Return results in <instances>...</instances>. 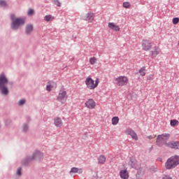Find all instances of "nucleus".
Returning <instances> with one entry per match:
<instances>
[{
    "label": "nucleus",
    "mask_w": 179,
    "mask_h": 179,
    "mask_svg": "<svg viewBox=\"0 0 179 179\" xmlns=\"http://www.w3.org/2000/svg\"><path fill=\"white\" fill-rule=\"evenodd\" d=\"M10 19L12 21L10 27L12 30H18L19 27L24 26L26 23V18L16 17L15 14H10Z\"/></svg>",
    "instance_id": "f257e3e1"
},
{
    "label": "nucleus",
    "mask_w": 179,
    "mask_h": 179,
    "mask_svg": "<svg viewBox=\"0 0 179 179\" xmlns=\"http://www.w3.org/2000/svg\"><path fill=\"white\" fill-rule=\"evenodd\" d=\"M169 139H170V134H159L157 136L156 145H158L159 148H162L164 145L167 146V148H170L169 145H171L172 141L167 143Z\"/></svg>",
    "instance_id": "f03ea898"
},
{
    "label": "nucleus",
    "mask_w": 179,
    "mask_h": 179,
    "mask_svg": "<svg viewBox=\"0 0 179 179\" xmlns=\"http://www.w3.org/2000/svg\"><path fill=\"white\" fill-rule=\"evenodd\" d=\"M8 83H9L8 78H6L5 74L1 73L0 75V92L1 94H3L4 96H7V94H9V90H8V87H6Z\"/></svg>",
    "instance_id": "7ed1b4c3"
},
{
    "label": "nucleus",
    "mask_w": 179,
    "mask_h": 179,
    "mask_svg": "<svg viewBox=\"0 0 179 179\" xmlns=\"http://www.w3.org/2000/svg\"><path fill=\"white\" fill-rule=\"evenodd\" d=\"M179 164V156L174 155L169 158L165 163V167L166 170H171L176 169Z\"/></svg>",
    "instance_id": "20e7f679"
},
{
    "label": "nucleus",
    "mask_w": 179,
    "mask_h": 179,
    "mask_svg": "<svg viewBox=\"0 0 179 179\" xmlns=\"http://www.w3.org/2000/svg\"><path fill=\"white\" fill-rule=\"evenodd\" d=\"M66 100H68V94H66V91H65V90H61L57 96V101L64 104L66 103Z\"/></svg>",
    "instance_id": "39448f33"
},
{
    "label": "nucleus",
    "mask_w": 179,
    "mask_h": 179,
    "mask_svg": "<svg viewBox=\"0 0 179 179\" xmlns=\"http://www.w3.org/2000/svg\"><path fill=\"white\" fill-rule=\"evenodd\" d=\"M115 82L117 86H125L128 85V78L126 76H120L115 78Z\"/></svg>",
    "instance_id": "423d86ee"
},
{
    "label": "nucleus",
    "mask_w": 179,
    "mask_h": 179,
    "mask_svg": "<svg viewBox=\"0 0 179 179\" xmlns=\"http://www.w3.org/2000/svg\"><path fill=\"white\" fill-rule=\"evenodd\" d=\"M85 85H87V87L90 89V90H94V89H95L94 80L90 77H87L85 79Z\"/></svg>",
    "instance_id": "0eeeda50"
},
{
    "label": "nucleus",
    "mask_w": 179,
    "mask_h": 179,
    "mask_svg": "<svg viewBox=\"0 0 179 179\" xmlns=\"http://www.w3.org/2000/svg\"><path fill=\"white\" fill-rule=\"evenodd\" d=\"M129 166L131 167L132 169H139V166H138V161L135 159V157H130L129 161L128 163Z\"/></svg>",
    "instance_id": "6e6552de"
},
{
    "label": "nucleus",
    "mask_w": 179,
    "mask_h": 179,
    "mask_svg": "<svg viewBox=\"0 0 179 179\" xmlns=\"http://www.w3.org/2000/svg\"><path fill=\"white\" fill-rule=\"evenodd\" d=\"M43 153H41V152H40L39 150H36L31 156V159L33 160H35L36 159V160H38L39 162H41V160H43Z\"/></svg>",
    "instance_id": "1a4fd4ad"
},
{
    "label": "nucleus",
    "mask_w": 179,
    "mask_h": 179,
    "mask_svg": "<svg viewBox=\"0 0 179 179\" xmlns=\"http://www.w3.org/2000/svg\"><path fill=\"white\" fill-rule=\"evenodd\" d=\"M142 47L144 51H149L152 48V42L149 40H143L142 43Z\"/></svg>",
    "instance_id": "9d476101"
},
{
    "label": "nucleus",
    "mask_w": 179,
    "mask_h": 179,
    "mask_svg": "<svg viewBox=\"0 0 179 179\" xmlns=\"http://www.w3.org/2000/svg\"><path fill=\"white\" fill-rule=\"evenodd\" d=\"M126 133L127 135H130L134 141H138V135L134 130H132V129H127Z\"/></svg>",
    "instance_id": "9b49d317"
},
{
    "label": "nucleus",
    "mask_w": 179,
    "mask_h": 179,
    "mask_svg": "<svg viewBox=\"0 0 179 179\" xmlns=\"http://www.w3.org/2000/svg\"><path fill=\"white\" fill-rule=\"evenodd\" d=\"M85 106L87 107V108L93 109L94 107H96V102L93 100V99H90L85 102Z\"/></svg>",
    "instance_id": "f8f14e48"
},
{
    "label": "nucleus",
    "mask_w": 179,
    "mask_h": 179,
    "mask_svg": "<svg viewBox=\"0 0 179 179\" xmlns=\"http://www.w3.org/2000/svg\"><path fill=\"white\" fill-rule=\"evenodd\" d=\"M108 27L113 30L114 31H120V26L114 24L113 22H109L108 24Z\"/></svg>",
    "instance_id": "ddd939ff"
},
{
    "label": "nucleus",
    "mask_w": 179,
    "mask_h": 179,
    "mask_svg": "<svg viewBox=\"0 0 179 179\" xmlns=\"http://www.w3.org/2000/svg\"><path fill=\"white\" fill-rule=\"evenodd\" d=\"M120 176L122 179L129 178V173H128V171H127V169L120 171Z\"/></svg>",
    "instance_id": "4468645a"
},
{
    "label": "nucleus",
    "mask_w": 179,
    "mask_h": 179,
    "mask_svg": "<svg viewBox=\"0 0 179 179\" xmlns=\"http://www.w3.org/2000/svg\"><path fill=\"white\" fill-rule=\"evenodd\" d=\"M85 20L89 22V23H92L94 20V13H88L87 14V17H85Z\"/></svg>",
    "instance_id": "2eb2a0df"
},
{
    "label": "nucleus",
    "mask_w": 179,
    "mask_h": 179,
    "mask_svg": "<svg viewBox=\"0 0 179 179\" xmlns=\"http://www.w3.org/2000/svg\"><path fill=\"white\" fill-rule=\"evenodd\" d=\"M154 50L151 51V57L152 58H155V57L159 55L160 52V49H159V47L155 46L153 49Z\"/></svg>",
    "instance_id": "dca6fc26"
},
{
    "label": "nucleus",
    "mask_w": 179,
    "mask_h": 179,
    "mask_svg": "<svg viewBox=\"0 0 179 179\" xmlns=\"http://www.w3.org/2000/svg\"><path fill=\"white\" fill-rule=\"evenodd\" d=\"M54 86H55V83L54 81H49L46 85L47 92H51L54 89Z\"/></svg>",
    "instance_id": "f3484780"
},
{
    "label": "nucleus",
    "mask_w": 179,
    "mask_h": 179,
    "mask_svg": "<svg viewBox=\"0 0 179 179\" xmlns=\"http://www.w3.org/2000/svg\"><path fill=\"white\" fill-rule=\"evenodd\" d=\"M31 162H33V159H31V157H27L25 159H24L22 161V166H27Z\"/></svg>",
    "instance_id": "a211bd4d"
},
{
    "label": "nucleus",
    "mask_w": 179,
    "mask_h": 179,
    "mask_svg": "<svg viewBox=\"0 0 179 179\" xmlns=\"http://www.w3.org/2000/svg\"><path fill=\"white\" fill-rule=\"evenodd\" d=\"M31 31H33V25L32 24H27L25 27V34H27L29 36V35H30Z\"/></svg>",
    "instance_id": "6ab92c4d"
},
{
    "label": "nucleus",
    "mask_w": 179,
    "mask_h": 179,
    "mask_svg": "<svg viewBox=\"0 0 179 179\" xmlns=\"http://www.w3.org/2000/svg\"><path fill=\"white\" fill-rule=\"evenodd\" d=\"M171 149L179 150V142L178 141H172L171 144H169Z\"/></svg>",
    "instance_id": "aec40b11"
},
{
    "label": "nucleus",
    "mask_w": 179,
    "mask_h": 179,
    "mask_svg": "<svg viewBox=\"0 0 179 179\" xmlns=\"http://www.w3.org/2000/svg\"><path fill=\"white\" fill-rule=\"evenodd\" d=\"M55 125L57 127H62V120L61 117H55L54 120Z\"/></svg>",
    "instance_id": "412c9836"
},
{
    "label": "nucleus",
    "mask_w": 179,
    "mask_h": 179,
    "mask_svg": "<svg viewBox=\"0 0 179 179\" xmlns=\"http://www.w3.org/2000/svg\"><path fill=\"white\" fill-rule=\"evenodd\" d=\"M106 158L104 155H100L98 158V163L99 164H104L106 163Z\"/></svg>",
    "instance_id": "4be33fe9"
},
{
    "label": "nucleus",
    "mask_w": 179,
    "mask_h": 179,
    "mask_svg": "<svg viewBox=\"0 0 179 179\" xmlns=\"http://www.w3.org/2000/svg\"><path fill=\"white\" fill-rule=\"evenodd\" d=\"M119 121H120V118L118 117H117V116L113 117L112 118V124L117 125V124H118Z\"/></svg>",
    "instance_id": "5701e85b"
},
{
    "label": "nucleus",
    "mask_w": 179,
    "mask_h": 179,
    "mask_svg": "<svg viewBox=\"0 0 179 179\" xmlns=\"http://www.w3.org/2000/svg\"><path fill=\"white\" fill-rule=\"evenodd\" d=\"M55 17L51 15H45V21L46 22H52Z\"/></svg>",
    "instance_id": "b1692460"
},
{
    "label": "nucleus",
    "mask_w": 179,
    "mask_h": 179,
    "mask_svg": "<svg viewBox=\"0 0 179 179\" xmlns=\"http://www.w3.org/2000/svg\"><path fill=\"white\" fill-rule=\"evenodd\" d=\"M70 173H79L80 174L82 173V169H78L76 167H73L71 169Z\"/></svg>",
    "instance_id": "393cba45"
},
{
    "label": "nucleus",
    "mask_w": 179,
    "mask_h": 179,
    "mask_svg": "<svg viewBox=\"0 0 179 179\" xmlns=\"http://www.w3.org/2000/svg\"><path fill=\"white\" fill-rule=\"evenodd\" d=\"M146 69H145V67H142L140 70H139V73L141 75V76H145V75H146Z\"/></svg>",
    "instance_id": "a878e982"
},
{
    "label": "nucleus",
    "mask_w": 179,
    "mask_h": 179,
    "mask_svg": "<svg viewBox=\"0 0 179 179\" xmlns=\"http://www.w3.org/2000/svg\"><path fill=\"white\" fill-rule=\"evenodd\" d=\"M123 7L126 8V9H128L131 8V3L129 1H125L123 3Z\"/></svg>",
    "instance_id": "bb28decb"
},
{
    "label": "nucleus",
    "mask_w": 179,
    "mask_h": 179,
    "mask_svg": "<svg viewBox=\"0 0 179 179\" xmlns=\"http://www.w3.org/2000/svg\"><path fill=\"white\" fill-rule=\"evenodd\" d=\"M8 6L5 0H0V6L1 8H5Z\"/></svg>",
    "instance_id": "cd10ccee"
},
{
    "label": "nucleus",
    "mask_w": 179,
    "mask_h": 179,
    "mask_svg": "<svg viewBox=\"0 0 179 179\" xmlns=\"http://www.w3.org/2000/svg\"><path fill=\"white\" fill-rule=\"evenodd\" d=\"M28 130H29V125H27V124L26 123H24V124L22 125L23 132H27Z\"/></svg>",
    "instance_id": "c85d7f7f"
},
{
    "label": "nucleus",
    "mask_w": 179,
    "mask_h": 179,
    "mask_svg": "<svg viewBox=\"0 0 179 179\" xmlns=\"http://www.w3.org/2000/svg\"><path fill=\"white\" fill-rule=\"evenodd\" d=\"M171 127H176V125H178V120H171Z\"/></svg>",
    "instance_id": "c756f323"
},
{
    "label": "nucleus",
    "mask_w": 179,
    "mask_h": 179,
    "mask_svg": "<svg viewBox=\"0 0 179 179\" xmlns=\"http://www.w3.org/2000/svg\"><path fill=\"white\" fill-rule=\"evenodd\" d=\"M96 61H97V59H96V57H92L90 59V64H91V65H94Z\"/></svg>",
    "instance_id": "7c9ffc66"
},
{
    "label": "nucleus",
    "mask_w": 179,
    "mask_h": 179,
    "mask_svg": "<svg viewBox=\"0 0 179 179\" xmlns=\"http://www.w3.org/2000/svg\"><path fill=\"white\" fill-rule=\"evenodd\" d=\"M27 15L28 16H33V15H34V10L30 8L27 12Z\"/></svg>",
    "instance_id": "2f4dec72"
},
{
    "label": "nucleus",
    "mask_w": 179,
    "mask_h": 179,
    "mask_svg": "<svg viewBox=\"0 0 179 179\" xmlns=\"http://www.w3.org/2000/svg\"><path fill=\"white\" fill-rule=\"evenodd\" d=\"M6 127H9L12 124V120L10 119H6L5 120Z\"/></svg>",
    "instance_id": "473e14b6"
},
{
    "label": "nucleus",
    "mask_w": 179,
    "mask_h": 179,
    "mask_svg": "<svg viewBox=\"0 0 179 179\" xmlns=\"http://www.w3.org/2000/svg\"><path fill=\"white\" fill-rule=\"evenodd\" d=\"M16 174H17V176H22V167H19V168L17 169Z\"/></svg>",
    "instance_id": "72a5a7b5"
},
{
    "label": "nucleus",
    "mask_w": 179,
    "mask_h": 179,
    "mask_svg": "<svg viewBox=\"0 0 179 179\" xmlns=\"http://www.w3.org/2000/svg\"><path fill=\"white\" fill-rule=\"evenodd\" d=\"M99 82H100V79L96 78L95 83H94V86L95 89H96V87H97V86H99Z\"/></svg>",
    "instance_id": "f704fd0d"
},
{
    "label": "nucleus",
    "mask_w": 179,
    "mask_h": 179,
    "mask_svg": "<svg viewBox=\"0 0 179 179\" xmlns=\"http://www.w3.org/2000/svg\"><path fill=\"white\" fill-rule=\"evenodd\" d=\"M24 103H26V99H20L18 101V106H23V104H24Z\"/></svg>",
    "instance_id": "c9c22d12"
},
{
    "label": "nucleus",
    "mask_w": 179,
    "mask_h": 179,
    "mask_svg": "<svg viewBox=\"0 0 179 179\" xmlns=\"http://www.w3.org/2000/svg\"><path fill=\"white\" fill-rule=\"evenodd\" d=\"M178 22H179V18L178 17H174L173 19V23L174 24H178Z\"/></svg>",
    "instance_id": "e433bc0d"
},
{
    "label": "nucleus",
    "mask_w": 179,
    "mask_h": 179,
    "mask_svg": "<svg viewBox=\"0 0 179 179\" xmlns=\"http://www.w3.org/2000/svg\"><path fill=\"white\" fill-rule=\"evenodd\" d=\"M52 1L57 6H61V2H59L58 0H52Z\"/></svg>",
    "instance_id": "4c0bfd02"
},
{
    "label": "nucleus",
    "mask_w": 179,
    "mask_h": 179,
    "mask_svg": "<svg viewBox=\"0 0 179 179\" xmlns=\"http://www.w3.org/2000/svg\"><path fill=\"white\" fill-rule=\"evenodd\" d=\"M147 80H153V75H150L147 77Z\"/></svg>",
    "instance_id": "58836bf2"
},
{
    "label": "nucleus",
    "mask_w": 179,
    "mask_h": 179,
    "mask_svg": "<svg viewBox=\"0 0 179 179\" xmlns=\"http://www.w3.org/2000/svg\"><path fill=\"white\" fill-rule=\"evenodd\" d=\"M162 179H173V178L171 177H170L169 176L165 175V176H164Z\"/></svg>",
    "instance_id": "ea45409f"
},
{
    "label": "nucleus",
    "mask_w": 179,
    "mask_h": 179,
    "mask_svg": "<svg viewBox=\"0 0 179 179\" xmlns=\"http://www.w3.org/2000/svg\"><path fill=\"white\" fill-rule=\"evenodd\" d=\"M8 84L10 85L11 86H13V82H12V81H10V82L8 83Z\"/></svg>",
    "instance_id": "a19ab883"
},
{
    "label": "nucleus",
    "mask_w": 179,
    "mask_h": 179,
    "mask_svg": "<svg viewBox=\"0 0 179 179\" xmlns=\"http://www.w3.org/2000/svg\"><path fill=\"white\" fill-rule=\"evenodd\" d=\"M152 149H153V145H152L151 148H150V152H152Z\"/></svg>",
    "instance_id": "79ce46f5"
},
{
    "label": "nucleus",
    "mask_w": 179,
    "mask_h": 179,
    "mask_svg": "<svg viewBox=\"0 0 179 179\" xmlns=\"http://www.w3.org/2000/svg\"><path fill=\"white\" fill-rule=\"evenodd\" d=\"M148 138H149L150 139H153V137H152V136H149Z\"/></svg>",
    "instance_id": "37998d69"
},
{
    "label": "nucleus",
    "mask_w": 179,
    "mask_h": 179,
    "mask_svg": "<svg viewBox=\"0 0 179 179\" xmlns=\"http://www.w3.org/2000/svg\"><path fill=\"white\" fill-rule=\"evenodd\" d=\"M0 128H1V124H0Z\"/></svg>",
    "instance_id": "c03bdc74"
}]
</instances>
